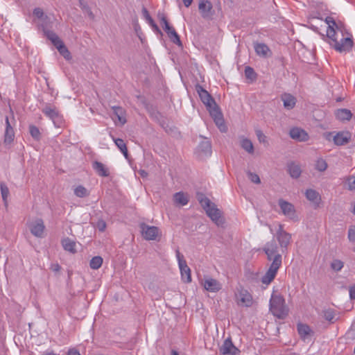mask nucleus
<instances>
[{
    "label": "nucleus",
    "mask_w": 355,
    "mask_h": 355,
    "mask_svg": "<svg viewBox=\"0 0 355 355\" xmlns=\"http://www.w3.org/2000/svg\"><path fill=\"white\" fill-rule=\"evenodd\" d=\"M113 140H114L116 146L118 147V148L120 150V151L123 153L124 157L126 159H128L129 154H128L127 146H126L125 143L124 142V141L122 139H119V138H118V139L113 138Z\"/></svg>",
    "instance_id": "nucleus-29"
},
{
    "label": "nucleus",
    "mask_w": 355,
    "mask_h": 355,
    "mask_svg": "<svg viewBox=\"0 0 355 355\" xmlns=\"http://www.w3.org/2000/svg\"><path fill=\"white\" fill-rule=\"evenodd\" d=\"M62 245L64 248V249L67 251L71 252H76V250L75 249L76 243L70 239L69 238H65L62 239Z\"/></svg>",
    "instance_id": "nucleus-32"
},
{
    "label": "nucleus",
    "mask_w": 355,
    "mask_h": 355,
    "mask_svg": "<svg viewBox=\"0 0 355 355\" xmlns=\"http://www.w3.org/2000/svg\"><path fill=\"white\" fill-rule=\"evenodd\" d=\"M200 151L203 153L205 155H211V145L209 141H202L198 146Z\"/></svg>",
    "instance_id": "nucleus-34"
},
{
    "label": "nucleus",
    "mask_w": 355,
    "mask_h": 355,
    "mask_svg": "<svg viewBox=\"0 0 355 355\" xmlns=\"http://www.w3.org/2000/svg\"><path fill=\"white\" fill-rule=\"evenodd\" d=\"M149 25L153 28V27H154V26H155V25H157V24H155V22L154 21V20H153L152 24H149Z\"/></svg>",
    "instance_id": "nucleus-61"
},
{
    "label": "nucleus",
    "mask_w": 355,
    "mask_h": 355,
    "mask_svg": "<svg viewBox=\"0 0 355 355\" xmlns=\"http://www.w3.org/2000/svg\"><path fill=\"white\" fill-rule=\"evenodd\" d=\"M346 182H347V189L349 190L353 191L355 189V176H348L346 179Z\"/></svg>",
    "instance_id": "nucleus-46"
},
{
    "label": "nucleus",
    "mask_w": 355,
    "mask_h": 355,
    "mask_svg": "<svg viewBox=\"0 0 355 355\" xmlns=\"http://www.w3.org/2000/svg\"><path fill=\"white\" fill-rule=\"evenodd\" d=\"M29 229L33 235L36 237H43L45 226L43 220L38 218L31 223L29 225Z\"/></svg>",
    "instance_id": "nucleus-12"
},
{
    "label": "nucleus",
    "mask_w": 355,
    "mask_h": 355,
    "mask_svg": "<svg viewBox=\"0 0 355 355\" xmlns=\"http://www.w3.org/2000/svg\"><path fill=\"white\" fill-rule=\"evenodd\" d=\"M50 268L53 272H58L60 270L61 267L58 263H53L51 264Z\"/></svg>",
    "instance_id": "nucleus-53"
},
{
    "label": "nucleus",
    "mask_w": 355,
    "mask_h": 355,
    "mask_svg": "<svg viewBox=\"0 0 355 355\" xmlns=\"http://www.w3.org/2000/svg\"><path fill=\"white\" fill-rule=\"evenodd\" d=\"M278 205L285 216L291 218L295 216V209L293 204L281 198L278 200Z\"/></svg>",
    "instance_id": "nucleus-14"
},
{
    "label": "nucleus",
    "mask_w": 355,
    "mask_h": 355,
    "mask_svg": "<svg viewBox=\"0 0 355 355\" xmlns=\"http://www.w3.org/2000/svg\"><path fill=\"white\" fill-rule=\"evenodd\" d=\"M182 1L186 7H189L193 2V0H182Z\"/></svg>",
    "instance_id": "nucleus-58"
},
{
    "label": "nucleus",
    "mask_w": 355,
    "mask_h": 355,
    "mask_svg": "<svg viewBox=\"0 0 355 355\" xmlns=\"http://www.w3.org/2000/svg\"><path fill=\"white\" fill-rule=\"evenodd\" d=\"M354 252H355V246H354Z\"/></svg>",
    "instance_id": "nucleus-63"
},
{
    "label": "nucleus",
    "mask_w": 355,
    "mask_h": 355,
    "mask_svg": "<svg viewBox=\"0 0 355 355\" xmlns=\"http://www.w3.org/2000/svg\"><path fill=\"white\" fill-rule=\"evenodd\" d=\"M138 173L142 178H146L148 176V173L145 170L140 169Z\"/></svg>",
    "instance_id": "nucleus-57"
},
{
    "label": "nucleus",
    "mask_w": 355,
    "mask_h": 355,
    "mask_svg": "<svg viewBox=\"0 0 355 355\" xmlns=\"http://www.w3.org/2000/svg\"><path fill=\"white\" fill-rule=\"evenodd\" d=\"M42 30L44 33V35L52 42V44L55 46L58 43H60L62 40L60 37L51 31L48 30L44 25H42Z\"/></svg>",
    "instance_id": "nucleus-26"
},
{
    "label": "nucleus",
    "mask_w": 355,
    "mask_h": 355,
    "mask_svg": "<svg viewBox=\"0 0 355 355\" xmlns=\"http://www.w3.org/2000/svg\"><path fill=\"white\" fill-rule=\"evenodd\" d=\"M0 189H1V194L3 199V201L4 202L5 206H7V198L9 195V189L8 187L6 186V184L4 182L0 183Z\"/></svg>",
    "instance_id": "nucleus-42"
},
{
    "label": "nucleus",
    "mask_w": 355,
    "mask_h": 355,
    "mask_svg": "<svg viewBox=\"0 0 355 355\" xmlns=\"http://www.w3.org/2000/svg\"><path fill=\"white\" fill-rule=\"evenodd\" d=\"M245 76L247 79L250 80L252 82L257 79V74L254 71V69L250 66L245 67Z\"/></svg>",
    "instance_id": "nucleus-39"
},
{
    "label": "nucleus",
    "mask_w": 355,
    "mask_h": 355,
    "mask_svg": "<svg viewBox=\"0 0 355 355\" xmlns=\"http://www.w3.org/2000/svg\"><path fill=\"white\" fill-rule=\"evenodd\" d=\"M67 355H80V354L77 349L73 348L68 351Z\"/></svg>",
    "instance_id": "nucleus-55"
},
{
    "label": "nucleus",
    "mask_w": 355,
    "mask_h": 355,
    "mask_svg": "<svg viewBox=\"0 0 355 355\" xmlns=\"http://www.w3.org/2000/svg\"><path fill=\"white\" fill-rule=\"evenodd\" d=\"M328 167V164L327 162L322 159V158H318L315 164V170L320 171V172H324L327 170Z\"/></svg>",
    "instance_id": "nucleus-41"
},
{
    "label": "nucleus",
    "mask_w": 355,
    "mask_h": 355,
    "mask_svg": "<svg viewBox=\"0 0 355 355\" xmlns=\"http://www.w3.org/2000/svg\"><path fill=\"white\" fill-rule=\"evenodd\" d=\"M181 276L184 282L189 283L191 282V270L187 264V261H180L179 266Z\"/></svg>",
    "instance_id": "nucleus-20"
},
{
    "label": "nucleus",
    "mask_w": 355,
    "mask_h": 355,
    "mask_svg": "<svg viewBox=\"0 0 355 355\" xmlns=\"http://www.w3.org/2000/svg\"><path fill=\"white\" fill-rule=\"evenodd\" d=\"M92 168L101 177H108L110 175L109 169L103 163L98 161L92 162Z\"/></svg>",
    "instance_id": "nucleus-19"
},
{
    "label": "nucleus",
    "mask_w": 355,
    "mask_h": 355,
    "mask_svg": "<svg viewBox=\"0 0 355 355\" xmlns=\"http://www.w3.org/2000/svg\"><path fill=\"white\" fill-rule=\"evenodd\" d=\"M96 228H97L100 232H104L106 229V227H107V225H106V223L104 220L103 219H99L96 225H95Z\"/></svg>",
    "instance_id": "nucleus-48"
},
{
    "label": "nucleus",
    "mask_w": 355,
    "mask_h": 355,
    "mask_svg": "<svg viewBox=\"0 0 355 355\" xmlns=\"http://www.w3.org/2000/svg\"><path fill=\"white\" fill-rule=\"evenodd\" d=\"M42 111L45 116L53 121L55 126H61L63 122V118L58 109L55 105L47 103L43 107Z\"/></svg>",
    "instance_id": "nucleus-7"
},
{
    "label": "nucleus",
    "mask_w": 355,
    "mask_h": 355,
    "mask_svg": "<svg viewBox=\"0 0 355 355\" xmlns=\"http://www.w3.org/2000/svg\"><path fill=\"white\" fill-rule=\"evenodd\" d=\"M287 171L291 178L294 179L298 178L302 173V169L299 164L295 162L288 163L287 165Z\"/></svg>",
    "instance_id": "nucleus-24"
},
{
    "label": "nucleus",
    "mask_w": 355,
    "mask_h": 355,
    "mask_svg": "<svg viewBox=\"0 0 355 355\" xmlns=\"http://www.w3.org/2000/svg\"><path fill=\"white\" fill-rule=\"evenodd\" d=\"M204 287L208 291L217 292L221 288V285L216 279L209 278L205 279Z\"/></svg>",
    "instance_id": "nucleus-22"
},
{
    "label": "nucleus",
    "mask_w": 355,
    "mask_h": 355,
    "mask_svg": "<svg viewBox=\"0 0 355 355\" xmlns=\"http://www.w3.org/2000/svg\"><path fill=\"white\" fill-rule=\"evenodd\" d=\"M263 251L266 253L267 259L272 261L268 270L261 278V282L268 285L275 279L282 266V257L278 252V246L275 240L267 242L263 248Z\"/></svg>",
    "instance_id": "nucleus-1"
},
{
    "label": "nucleus",
    "mask_w": 355,
    "mask_h": 355,
    "mask_svg": "<svg viewBox=\"0 0 355 355\" xmlns=\"http://www.w3.org/2000/svg\"><path fill=\"white\" fill-rule=\"evenodd\" d=\"M196 197L199 203L211 220L217 226H222L225 220L222 216L221 211L216 207V205L202 193H197Z\"/></svg>",
    "instance_id": "nucleus-3"
},
{
    "label": "nucleus",
    "mask_w": 355,
    "mask_h": 355,
    "mask_svg": "<svg viewBox=\"0 0 355 355\" xmlns=\"http://www.w3.org/2000/svg\"><path fill=\"white\" fill-rule=\"evenodd\" d=\"M349 298L355 300V284L351 286L349 288Z\"/></svg>",
    "instance_id": "nucleus-52"
},
{
    "label": "nucleus",
    "mask_w": 355,
    "mask_h": 355,
    "mask_svg": "<svg viewBox=\"0 0 355 355\" xmlns=\"http://www.w3.org/2000/svg\"><path fill=\"white\" fill-rule=\"evenodd\" d=\"M220 352L223 355H236L240 352L233 344L231 338H227L220 347Z\"/></svg>",
    "instance_id": "nucleus-11"
},
{
    "label": "nucleus",
    "mask_w": 355,
    "mask_h": 355,
    "mask_svg": "<svg viewBox=\"0 0 355 355\" xmlns=\"http://www.w3.org/2000/svg\"><path fill=\"white\" fill-rule=\"evenodd\" d=\"M173 199L175 202L182 206L186 205L189 202V198L187 195L184 194L182 191L175 193L173 196Z\"/></svg>",
    "instance_id": "nucleus-27"
},
{
    "label": "nucleus",
    "mask_w": 355,
    "mask_h": 355,
    "mask_svg": "<svg viewBox=\"0 0 355 355\" xmlns=\"http://www.w3.org/2000/svg\"><path fill=\"white\" fill-rule=\"evenodd\" d=\"M195 88L201 101L206 106L207 110L209 112V114L213 119L216 125L221 132H225L227 130V128L225 124L223 115L221 112V110L219 106L216 104L214 98L200 84H196Z\"/></svg>",
    "instance_id": "nucleus-2"
},
{
    "label": "nucleus",
    "mask_w": 355,
    "mask_h": 355,
    "mask_svg": "<svg viewBox=\"0 0 355 355\" xmlns=\"http://www.w3.org/2000/svg\"><path fill=\"white\" fill-rule=\"evenodd\" d=\"M241 146L250 154H252L254 153L253 144L252 141L248 139H243L241 141Z\"/></svg>",
    "instance_id": "nucleus-36"
},
{
    "label": "nucleus",
    "mask_w": 355,
    "mask_h": 355,
    "mask_svg": "<svg viewBox=\"0 0 355 355\" xmlns=\"http://www.w3.org/2000/svg\"><path fill=\"white\" fill-rule=\"evenodd\" d=\"M270 311L279 319H284L288 313V309L285 304V300L280 295L272 294L269 304Z\"/></svg>",
    "instance_id": "nucleus-4"
},
{
    "label": "nucleus",
    "mask_w": 355,
    "mask_h": 355,
    "mask_svg": "<svg viewBox=\"0 0 355 355\" xmlns=\"http://www.w3.org/2000/svg\"><path fill=\"white\" fill-rule=\"evenodd\" d=\"M198 9L204 19H210L214 15L212 3L209 0H200Z\"/></svg>",
    "instance_id": "nucleus-10"
},
{
    "label": "nucleus",
    "mask_w": 355,
    "mask_h": 355,
    "mask_svg": "<svg viewBox=\"0 0 355 355\" xmlns=\"http://www.w3.org/2000/svg\"><path fill=\"white\" fill-rule=\"evenodd\" d=\"M1 250V248H0V251Z\"/></svg>",
    "instance_id": "nucleus-64"
},
{
    "label": "nucleus",
    "mask_w": 355,
    "mask_h": 355,
    "mask_svg": "<svg viewBox=\"0 0 355 355\" xmlns=\"http://www.w3.org/2000/svg\"><path fill=\"white\" fill-rule=\"evenodd\" d=\"M153 29V31L157 33V34H159V35H162V31L160 30V28L158 27L157 25H155L154 27L152 28Z\"/></svg>",
    "instance_id": "nucleus-56"
},
{
    "label": "nucleus",
    "mask_w": 355,
    "mask_h": 355,
    "mask_svg": "<svg viewBox=\"0 0 355 355\" xmlns=\"http://www.w3.org/2000/svg\"><path fill=\"white\" fill-rule=\"evenodd\" d=\"M112 110H113L114 116L117 119L122 125H124L127 122L125 110L120 106H112Z\"/></svg>",
    "instance_id": "nucleus-21"
},
{
    "label": "nucleus",
    "mask_w": 355,
    "mask_h": 355,
    "mask_svg": "<svg viewBox=\"0 0 355 355\" xmlns=\"http://www.w3.org/2000/svg\"><path fill=\"white\" fill-rule=\"evenodd\" d=\"M335 115L338 120L344 121H349L352 116V113L348 109L342 108L336 110Z\"/></svg>",
    "instance_id": "nucleus-25"
},
{
    "label": "nucleus",
    "mask_w": 355,
    "mask_h": 355,
    "mask_svg": "<svg viewBox=\"0 0 355 355\" xmlns=\"http://www.w3.org/2000/svg\"><path fill=\"white\" fill-rule=\"evenodd\" d=\"M55 47L58 49L59 53L67 60H69L71 58V53L67 49L64 42L61 41Z\"/></svg>",
    "instance_id": "nucleus-31"
},
{
    "label": "nucleus",
    "mask_w": 355,
    "mask_h": 355,
    "mask_svg": "<svg viewBox=\"0 0 355 355\" xmlns=\"http://www.w3.org/2000/svg\"><path fill=\"white\" fill-rule=\"evenodd\" d=\"M5 122H6V130H5V132H4L3 144L6 146H8V145L11 144V143L14 141L15 132H14V130L10 123L9 118L8 116H6Z\"/></svg>",
    "instance_id": "nucleus-16"
},
{
    "label": "nucleus",
    "mask_w": 355,
    "mask_h": 355,
    "mask_svg": "<svg viewBox=\"0 0 355 355\" xmlns=\"http://www.w3.org/2000/svg\"><path fill=\"white\" fill-rule=\"evenodd\" d=\"M33 15L36 17L42 19L44 17V12L40 8H36L33 10Z\"/></svg>",
    "instance_id": "nucleus-51"
},
{
    "label": "nucleus",
    "mask_w": 355,
    "mask_h": 355,
    "mask_svg": "<svg viewBox=\"0 0 355 355\" xmlns=\"http://www.w3.org/2000/svg\"><path fill=\"white\" fill-rule=\"evenodd\" d=\"M176 257L178 261V265L180 266V261H186L184 259V256L180 252L179 250H176Z\"/></svg>",
    "instance_id": "nucleus-54"
},
{
    "label": "nucleus",
    "mask_w": 355,
    "mask_h": 355,
    "mask_svg": "<svg viewBox=\"0 0 355 355\" xmlns=\"http://www.w3.org/2000/svg\"><path fill=\"white\" fill-rule=\"evenodd\" d=\"M305 195L306 198L313 202H318V200H320L318 192L311 189H307Z\"/></svg>",
    "instance_id": "nucleus-33"
},
{
    "label": "nucleus",
    "mask_w": 355,
    "mask_h": 355,
    "mask_svg": "<svg viewBox=\"0 0 355 355\" xmlns=\"http://www.w3.org/2000/svg\"><path fill=\"white\" fill-rule=\"evenodd\" d=\"M80 6L82 8V10L88 15L90 19H94V15L92 12L89 6L87 3H84L82 0H80Z\"/></svg>",
    "instance_id": "nucleus-44"
},
{
    "label": "nucleus",
    "mask_w": 355,
    "mask_h": 355,
    "mask_svg": "<svg viewBox=\"0 0 355 355\" xmlns=\"http://www.w3.org/2000/svg\"><path fill=\"white\" fill-rule=\"evenodd\" d=\"M140 228L143 237L148 241L155 240L159 234V228L155 226H149L143 223L140 224Z\"/></svg>",
    "instance_id": "nucleus-9"
},
{
    "label": "nucleus",
    "mask_w": 355,
    "mask_h": 355,
    "mask_svg": "<svg viewBox=\"0 0 355 355\" xmlns=\"http://www.w3.org/2000/svg\"><path fill=\"white\" fill-rule=\"evenodd\" d=\"M336 313L335 311L332 309H328L323 311V317L326 320L330 323H334L336 319H335Z\"/></svg>",
    "instance_id": "nucleus-37"
},
{
    "label": "nucleus",
    "mask_w": 355,
    "mask_h": 355,
    "mask_svg": "<svg viewBox=\"0 0 355 355\" xmlns=\"http://www.w3.org/2000/svg\"><path fill=\"white\" fill-rule=\"evenodd\" d=\"M334 132H329V133H328V135H327V139L328 140H330V139H331L330 137H331V136L332 135V134H334Z\"/></svg>",
    "instance_id": "nucleus-60"
},
{
    "label": "nucleus",
    "mask_w": 355,
    "mask_h": 355,
    "mask_svg": "<svg viewBox=\"0 0 355 355\" xmlns=\"http://www.w3.org/2000/svg\"><path fill=\"white\" fill-rule=\"evenodd\" d=\"M46 355H55V354L53 352H50V353H47Z\"/></svg>",
    "instance_id": "nucleus-62"
},
{
    "label": "nucleus",
    "mask_w": 355,
    "mask_h": 355,
    "mask_svg": "<svg viewBox=\"0 0 355 355\" xmlns=\"http://www.w3.org/2000/svg\"><path fill=\"white\" fill-rule=\"evenodd\" d=\"M254 48L256 53L260 57L266 58L272 55V51L264 43L256 42L254 44Z\"/></svg>",
    "instance_id": "nucleus-18"
},
{
    "label": "nucleus",
    "mask_w": 355,
    "mask_h": 355,
    "mask_svg": "<svg viewBox=\"0 0 355 355\" xmlns=\"http://www.w3.org/2000/svg\"><path fill=\"white\" fill-rule=\"evenodd\" d=\"M73 193L78 198H85L89 196V191L83 185L77 186L74 189Z\"/></svg>",
    "instance_id": "nucleus-35"
},
{
    "label": "nucleus",
    "mask_w": 355,
    "mask_h": 355,
    "mask_svg": "<svg viewBox=\"0 0 355 355\" xmlns=\"http://www.w3.org/2000/svg\"><path fill=\"white\" fill-rule=\"evenodd\" d=\"M340 31L342 37L339 40H338L337 35L333 36L331 38H327L329 40V44L338 52L351 51L353 47V40L352 37H344L343 31L341 29Z\"/></svg>",
    "instance_id": "nucleus-6"
},
{
    "label": "nucleus",
    "mask_w": 355,
    "mask_h": 355,
    "mask_svg": "<svg viewBox=\"0 0 355 355\" xmlns=\"http://www.w3.org/2000/svg\"><path fill=\"white\" fill-rule=\"evenodd\" d=\"M103 263V259L100 256L94 257L89 263V266L92 269L97 270L98 269Z\"/></svg>",
    "instance_id": "nucleus-38"
},
{
    "label": "nucleus",
    "mask_w": 355,
    "mask_h": 355,
    "mask_svg": "<svg viewBox=\"0 0 355 355\" xmlns=\"http://www.w3.org/2000/svg\"><path fill=\"white\" fill-rule=\"evenodd\" d=\"M157 17L160 21L163 30L167 34L170 41L178 46L182 47V43L179 35L175 28L170 25L165 14L164 12H159Z\"/></svg>",
    "instance_id": "nucleus-5"
},
{
    "label": "nucleus",
    "mask_w": 355,
    "mask_h": 355,
    "mask_svg": "<svg viewBox=\"0 0 355 355\" xmlns=\"http://www.w3.org/2000/svg\"><path fill=\"white\" fill-rule=\"evenodd\" d=\"M284 106L287 110L293 109L296 104V98L291 94L284 93L281 97Z\"/></svg>",
    "instance_id": "nucleus-23"
},
{
    "label": "nucleus",
    "mask_w": 355,
    "mask_h": 355,
    "mask_svg": "<svg viewBox=\"0 0 355 355\" xmlns=\"http://www.w3.org/2000/svg\"><path fill=\"white\" fill-rule=\"evenodd\" d=\"M276 237L282 253L286 252L291 241V234L286 232L284 230L283 226L279 225L276 233Z\"/></svg>",
    "instance_id": "nucleus-8"
},
{
    "label": "nucleus",
    "mask_w": 355,
    "mask_h": 355,
    "mask_svg": "<svg viewBox=\"0 0 355 355\" xmlns=\"http://www.w3.org/2000/svg\"><path fill=\"white\" fill-rule=\"evenodd\" d=\"M290 137L298 141H306L309 139L307 132L300 128H293L289 132Z\"/></svg>",
    "instance_id": "nucleus-17"
},
{
    "label": "nucleus",
    "mask_w": 355,
    "mask_h": 355,
    "mask_svg": "<svg viewBox=\"0 0 355 355\" xmlns=\"http://www.w3.org/2000/svg\"><path fill=\"white\" fill-rule=\"evenodd\" d=\"M351 137L352 135L349 131H340L336 132L333 137V141L336 146H343L350 141Z\"/></svg>",
    "instance_id": "nucleus-13"
},
{
    "label": "nucleus",
    "mask_w": 355,
    "mask_h": 355,
    "mask_svg": "<svg viewBox=\"0 0 355 355\" xmlns=\"http://www.w3.org/2000/svg\"><path fill=\"white\" fill-rule=\"evenodd\" d=\"M256 135H257V139L260 143H262L264 144H268V141H267V137L261 130H256Z\"/></svg>",
    "instance_id": "nucleus-45"
},
{
    "label": "nucleus",
    "mask_w": 355,
    "mask_h": 355,
    "mask_svg": "<svg viewBox=\"0 0 355 355\" xmlns=\"http://www.w3.org/2000/svg\"><path fill=\"white\" fill-rule=\"evenodd\" d=\"M171 355H179L178 352L175 350L171 351Z\"/></svg>",
    "instance_id": "nucleus-59"
},
{
    "label": "nucleus",
    "mask_w": 355,
    "mask_h": 355,
    "mask_svg": "<svg viewBox=\"0 0 355 355\" xmlns=\"http://www.w3.org/2000/svg\"><path fill=\"white\" fill-rule=\"evenodd\" d=\"M142 14L144 17L146 19V20L148 21V24H152L153 19L151 17V16L149 14V12L146 8H142Z\"/></svg>",
    "instance_id": "nucleus-50"
},
{
    "label": "nucleus",
    "mask_w": 355,
    "mask_h": 355,
    "mask_svg": "<svg viewBox=\"0 0 355 355\" xmlns=\"http://www.w3.org/2000/svg\"><path fill=\"white\" fill-rule=\"evenodd\" d=\"M344 266V263L339 259H334L331 263V268L336 272L341 270Z\"/></svg>",
    "instance_id": "nucleus-43"
},
{
    "label": "nucleus",
    "mask_w": 355,
    "mask_h": 355,
    "mask_svg": "<svg viewBox=\"0 0 355 355\" xmlns=\"http://www.w3.org/2000/svg\"><path fill=\"white\" fill-rule=\"evenodd\" d=\"M297 331L300 337L304 339L309 336L312 332L309 325L302 323L297 324Z\"/></svg>",
    "instance_id": "nucleus-28"
},
{
    "label": "nucleus",
    "mask_w": 355,
    "mask_h": 355,
    "mask_svg": "<svg viewBox=\"0 0 355 355\" xmlns=\"http://www.w3.org/2000/svg\"><path fill=\"white\" fill-rule=\"evenodd\" d=\"M348 239L350 241L355 242V225H351L348 230Z\"/></svg>",
    "instance_id": "nucleus-49"
},
{
    "label": "nucleus",
    "mask_w": 355,
    "mask_h": 355,
    "mask_svg": "<svg viewBox=\"0 0 355 355\" xmlns=\"http://www.w3.org/2000/svg\"><path fill=\"white\" fill-rule=\"evenodd\" d=\"M240 302L244 304L246 306H250L252 302V297L247 291H242L240 292Z\"/></svg>",
    "instance_id": "nucleus-30"
},
{
    "label": "nucleus",
    "mask_w": 355,
    "mask_h": 355,
    "mask_svg": "<svg viewBox=\"0 0 355 355\" xmlns=\"http://www.w3.org/2000/svg\"><path fill=\"white\" fill-rule=\"evenodd\" d=\"M325 22L328 24L326 37L331 38L333 36L338 35L337 31H340V28L336 24L334 19L331 17H327Z\"/></svg>",
    "instance_id": "nucleus-15"
},
{
    "label": "nucleus",
    "mask_w": 355,
    "mask_h": 355,
    "mask_svg": "<svg viewBox=\"0 0 355 355\" xmlns=\"http://www.w3.org/2000/svg\"><path fill=\"white\" fill-rule=\"evenodd\" d=\"M29 132L31 137L35 140V141H40L41 139V132L39 130V128L34 125H29Z\"/></svg>",
    "instance_id": "nucleus-40"
},
{
    "label": "nucleus",
    "mask_w": 355,
    "mask_h": 355,
    "mask_svg": "<svg viewBox=\"0 0 355 355\" xmlns=\"http://www.w3.org/2000/svg\"><path fill=\"white\" fill-rule=\"evenodd\" d=\"M247 175H248V178L250 180V181L252 182L255 183V184L261 183L260 178L257 174L252 173L250 171H248Z\"/></svg>",
    "instance_id": "nucleus-47"
}]
</instances>
